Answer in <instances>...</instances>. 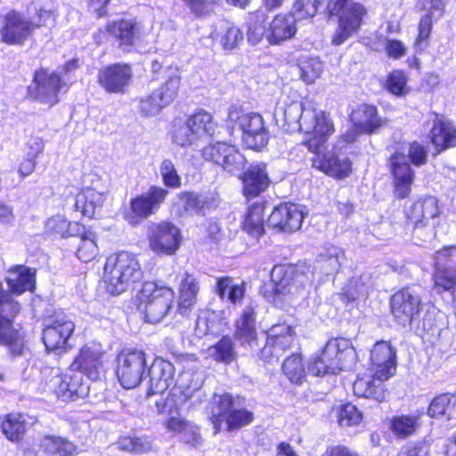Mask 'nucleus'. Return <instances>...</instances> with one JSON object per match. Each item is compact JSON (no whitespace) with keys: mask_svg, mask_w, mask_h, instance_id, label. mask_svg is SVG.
I'll return each instance as SVG.
<instances>
[{"mask_svg":"<svg viewBox=\"0 0 456 456\" xmlns=\"http://www.w3.org/2000/svg\"><path fill=\"white\" fill-rule=\"evenodd\" d=\"M191 12L197 18H207L220 7L221 0H183Z\"/></svg>","mask_w":456,"mask_h":456,"instance_id":"13d9d810","label":"nucleus"},{"mask_svg":"<svg viewBox=\"0 0 456 456\" xmlns=\"http://www.w3.org/2000/svg\"><path fill=\"white\" fill-rule=\"evenodd\" d=\"M211 314L205 312L200 314L195 322V335L202 338L214 332L215 322L211 319Z\"/></svg>","mask_w":456,"mask_h":456,"instance_id":"774afa93","label":"nucleus"},{"mask_svg":"<svg viewBox=\"0 0 456 456\" xmlns=\"http://www.w3.org/2000/svg\"><path fill=\"white\" fill-rule=\"evenodd\" d=\"M150 248L158 256H174L182 242L180 229L170 222L152 224L149 228Z\"/></svg>","mask_w":456,"mask_h":456,"instance_id":"2eb2a0df","label":"nucleus"},{"mask_svg":"<svg viewBox=\"0 0 456 456\" xmlns=\"http://www.w3.org/2000/svg\"><path fill=\"white\" fill-rule=\"evenodd\" d=\"M225 124L231 134L236 128L241 132L242 142L248 149L261 151L268 143L269 132L258 113L246 112L241 106L232 105Z\"/></svg>","mask_w":456,"mask_h":456,"instance_id":"423d86ee","label":"nucleus"},{"mask_svg":"<svg viewBox=\"0 0 456 456\" xmlns=\"http://www.w3.org/2000/svg\"><path fill=\"white\" fill-rule=\"evenodd\" d=\"M86 232V227L77 222L59 221V234L61 239L70 240L72 246L77 244Z\"/></svg>","mask_w":456,"mask_h":456,"instance_id":"e2e57ef3","label":"nucleus"},{"mask_svg":"<svg viewBox=\"0 0 456 456\" xmlns=\"http://www.w3.org/2000/svg\"><path fill=\"white\" fill-rule=\"evenodd\" d=\"M296 32V17L291 14H279L270 23L266 37L270 44L279 45L292 38Z\"/></svg>","mask_w":456,"mask_h":456,"instance_id":"2f4dec72","label":"nucleus"},{"mask_svg":"<svg viewBox=\"0 0 456 456\" xmlns=\"http://www.w3.org/2000/svg\"><path fill=\"white\" fill-rule=\"evenodd\" d=\"M390 311L395 322L403 328H410L418 335L429 332L436 326L440 314L435 305H427L423 314L420 289L404 287L395 292L389 300Z\"/></svg>","mask_w":456,"mask_h":456,"instance_id":"7ed1b4c3","label":"nucleus"},{"mask_svg":"<svg viewBox=\"0 0 456 456\" xmlns=\"http://www.w3.org/2000/svg\"><path fill=\"white\" fill-rule=\"evenodd\" d=\"M267 16L265 10H257L256 12L250 13L248 18V41L252 45H257L266 34Z\"/></svg>","mask_w":456,"mask_h":456,"instance_id":"a18cd8bd","label":"nucleus"},{"mask_svg":"<svg viewBox=\"0 0 456 456\" xmlns=\"http://www.w3.org/2000/svg\"><path fill=\"white\" fill-rule=\"evenodd\" d=\"M106 31L118 41L120 48L129 51L134 43L137 24L132 20H121L107 24Z\"/></svg>","mask_w":456,"mask_h":456,"instance_id":"e433bc0d","label":"nucleus"},{"mask_svg":"<svg viewBox=\"0 0 456 456\" xmlns=\"http://www.w3.org/2000/svg\"><path fill=\"white\" fill-rule=\"evenodd\" d=\"M142 277V272L135 256L121 251L110 256L104 266V281L110 294L119 295Z\"/></svg>","mask_w":456,"mask_h":456,"instance_id":"0eeeda50","label":"nucleus"},{"mask_svg":"<svg viewBox=\"0 0 456 456\" xmlns=\"http://www.w3.org/2000/svg\"><path fill=\"white\" fill-rule=\"evenodd\" d=\"M321 5L320 0H297L294 4V17L296 20L314 17Z\"/></svg>","mask_w":456,"mask_h":456,"instance_id":"69168bd1","label":"nucleus"},{"mask_svg":"<svg viewBox=\"0 0 456 456\" xmlns=\"http://www.w3.org/2000/svg\"><path fill=\"white\" fill-rule=\"evenodd\" d=\"M372 286L373 281L369 273L355 275L346 284L343 296L347 302H353L360 297H366Z\"/></svg>","mask_w":456,"mask_h":456,"instance_id":"a19ab883","label":"nucleus"},{"mask_svg":"<svg viewBox=\"0 0 456 456\" xmlns=\"http://www.w3.org/2000/svg\"><path fill=\"white\" fill-rule=\"evenodd\" d=\"M202 157L207 161L220 166L224 172L231 175L240 174L247 163L244 155L235 146L223 142L204 147Z\"/></svg>","mask_w":456,"mask_h":456,"instance_id":"dca6fc26","label":"nucleus"},{"mask_svg":"<svg viewBox=\"0 0 456 456\" xmlns=\"http://www.w3.org/2000/svg\"><path fill=\"white\" fill-rule=\"evenodd\" d=\"M428 123L432 125L430 139L438 152L456 145V128L444 117L431 112Z\"/></svg>","mask_w":456,"mask_h":456,"instance_id":"c85d7f7f","label":"nucleus"},{"mask_svg":"<svg viewBox=\"0 0 456 456\" xmlns=\"http://www.w3.org/2000/svg\"><path fill=\"white\" fill-rule=\"evenodd\" d=\"M57 93V75L55 71L48 72L40 69L36 72L33 84L28 86V94L31 98L44 103L53 105Z\"/></svg>","mask_w":456,"mask_h":456,"instance_id":"bb28decb","label":"nucleus"},{"mask_svg":"<svg viewBox=\"0 0 456 456\" xmlns=\"http://www.w3.org/2000/svg\"><path fill=\"white\" fill-rule=\"evenodd\" d=\"M200 283L196 277L185 273L179 286L177 310L181 315H187L197 303Z\"/></svg>","mask_w":456,"mask_h":456,"instance_id":"473e14b6","label":"nucleus"},{"mask_svg":"<svg viewBox=\"0 0 456 456\" xmlns=\"http://www.w3.org/2000/svg\"><path fill=\"white\" fill-rule=\"evenodd\" d=\"M284 273V266H274L271 274L272 284L271 292L273 295H266L268 300H273L274 304H278L281 301L290 302L292 297L297 296L304 298L305 292L303 288H298L295 281H289V278L284 274L281 278V275Z\"/></svg>","mask_w":456,"mask_h":456,"instance_id":"a878e982","label":"nucleus"},{"mask_svg":"<svg viewBox=\"0 0 456 456\" xmlns=\"http://www.w3.org/2000/svg\"><path fill=\"white\" fill-rule=\"evenodd\" d=\"M330 362L328 368L337 371L350 370L356 360V352L352 342L345 338H330L322 351Z\"/></svg>","mask_w":456,"mask_h":456,"instance_id":"a211bd4d","label":"nucleus"},{"mask_svg":"<svg viewBox=\"0 0 456 456\" xmlns=\"http://www.w3.org/2000/svg\"><path fill=\"white\" fill-rule=\"evenodd\" d=\"M174 290L154 281H145L138 293V309L149 323H159L172 309Z\"/></svg>","mask_w":456,"mask_h":456,"instance_id":"6e6552de","label":"nucleus"},{"mask_svg":"<svg viewBox=\"0 0 456 456\" xmlns=\"http://www.w3.org/2000/svg\"><path fill=\"white\" fill-rule=\"evenodd\" d=\"M300 77L306 84L314 83L323 71V63L318 58L310 55L301 56L298 60Z\"/></svg>","mask_w":456,"mask_h":456,"instance_id":"09e8293b","label":"nucleus"},{"mask_svg":"<svg viewBox=\"0 0 456 456\" xmlns=\"http://www.w3.org/2000/svg\"><path fill=\"white\" fill-rule=\"evenodd\" d=\"M168 195L161 186L151 185L147 191L132 198L129 208L124 212V218L132 225L138 224L157 213Z\"/></svg>","mask_w":456,"mask_h":456,"instance_id":"ddd939ff","label":"nucleus"},{"mask_svg":"<svg viewBox=\"0 0 456 456\" xmlns=\"http://www.w3.org/2000/svg\"><path fill=\"white\" fill-rule=\"evenodd\" d=\"M216 292L222 300H227L232 304L240 302L245 295L244 284H234L230 277L217 279Z\"/></svg>","mask_w":456,"mask_h":456,"instance_id":"c03bdc74","label":"nucleus"},{"mask_svg":"<svg viewBox=\"0 0 456 456\" xmlns=\"http://www.w3.org/2000/svg\"><path fill=\"white\" fill-rule=\"evenodd\" d=\"M274 116L288 126L290 131L300 130L311 134L306 144L311 151H317L334 133V125L329 113L305 106L301 101L279 102Z\"/></svg>","mask_w":456,"mask_h":456,"instance_id":"f257e3e1","label":"nucleus"},{"mask_svg":"<svg viewBox=\"0 0 456 456\" xmlns=\"http://www.w3.org/2000/svg\"><path fill=\"white\" fill-rule=\"evenodd\" d=\"M6 282L12 294L20 295L27 290H33L36 283V270L15 265L8 270Z\"/></svg>","mask_w":456,"mask_h":456,"instance_id":"7c9ffc66","label":"nucleus"},{"mask_svg":"<svg viewBox=\"0 0 456 456\" xmlns=\"http://www.w3.org/2000/svg\"><path fill=\"white\" fill-rule=\"evenodd\" d=\"M362 412L352 403H346L338 411V422L341 427H352L361 423Z\"/></svg>","mask_w":456,"mask_h":456,"instance_id":"680f3d73","label":"nucleus"},{"mask_svg":"<svg viewBox=\"0 0 456 456\" xmlns=\"http://www.w3.org/2000/svg\"><path fill=\"white\" fill-rule=\"evenodd\" d=\"M283 373L296 384H300L305 377V370L299 354H292L285 359L282 364Z\"/></svg>","mask_w":456,"mask_h":456,"instance_id":"6e6d98bb","label":"nucleus"},{"mask_svg":"<svg viewBox=\"0 0 456 456\" xmlns=\"http://www.w3.org/2000/svg\"><path fill=\"white\" fill-rule=\"evenodd\" d=\"M208 355L217 362L231 364L237 361L236 344L228 335L223 336L216 344L208 347Z\"/></svg>","mask_w":456,"mask_h":456,"instance_id":"ea45409f","label":"nucleus"},{"mask_svg":"<svg viewBox=\"0 0 456 456\" xmlns=\"http://www.w3.org/2000/svg\"><path fill=\"white\" fill-rule=\"evenodd\" d=\"M370 362L372 374L362 377L358 375L353 385V390L358 397L380 403L388 395L383 381L393 376L396 370V349L390 342H377L370 351Z\"/></svg>","mask_w":456,"mask_h":456,"instance_id":"f03ea898","label":"nucleus"},{"mask_svg":"<svg viewBox=\"0 0 456 456\" xmlns=\"http://www.w3.org/2000/svg\"><path fill=\"white\" fill-rule=\"evenodd\" d=\"M9 317L5 313H0V346H6L13 355H20L24 348L23 338L12 327Z\"/></svg>","mask_w":456,"mask_h":456,"instance_id":"72a5a7b5","label":"nucleus"},{"mask_svg":"<svg viewBox=\"0 0 456 456\" xmlns=\"http://www.w3.org/2000/svg\"><path fill=\"white\" fill-rule=\"evenodd\" d=\"M175 376L174 365L162 358H156L148 369L147 395L164 393L173 383Z\"/></svg>","mask_w":456,"mask_h":456,"instance_id":"5701e85b","label":"nucleus"},{"mask_svg":"<svg viewBox=\"0 0 456 456\" xmlns=\"http://www.w3.org/2000/svg\"><path fill=\"white\" fill-rule=\"evenodd\" d=\"M165 426L168 431L179 434L183 443L194 447L201 444L200 428L193 423L181 418L171 417L166 421Z\"/></svg>","mask_w":456,"mask_h":456,"instance_id":"4c0bfd02","label":"nucleus"},{"mask_svg":"<svg viewBox=\"0 0 456 456\" xmlns=\"http://www.w3.org/2000/svg\"><path fill=\"white\" fill-rule=\"evenodd\" d=\"M220 44L224 50H232L236 48L243 40L241 30L228 20L223 22L222 32L218 33Z\"/></svg>","mask_w":456,"mask_h":456,"instance_id":"5fc2aeb1","label":"nucleus"},{"mask_svg":"<svg viewBox=\"0 0 456 456\" xmlns=\"http://www.w3.org/2000/svg\"><path fill=\"white\" fill-rule=\"evenodd\" d=\"M266 167L265 163L259 162L250 165L240 174L243 193L248 199L258 196L268 188L271 181Z\"/></svg>","mask_w":456,"mask_h":456,"instance_id":"c756f323","label":"nucleus"},{"mask_svg":"<svg viewBox=\"0 0 456 456\" xmlns=\"http://www.w3.org/2000/svg\"><path fill=\"white\" fill-rule=\"evenodd\" d=\"M405 216L408 224H413L414 232L426 225L429 219L439 214L438 201L434 196H426L405 206Z\"/></svg>","mask_w":456,"mask_h":456,"instance_id":"b1692460","label":"nucleus"},{"mask_svg":"<svg viewBox=\"0 0 456 456\" xmlns=\"http://www.w3.org/2000/svg\"><path fill=\"white\" fill-rule=\"evenodd\" d=\"M73 248L77 258L85 263L93 260L98 254V247L96 244V236L91 232L87 231L77 244H74ZM73 251V249H71Z\"/></svg>","mask_w":456,"mask_h":456,"instance_id":"8fccbe9b","label":"nucleus"},{"mask_svg":"<svg viewBox=\"0 0 456 456\" xmlns=\"http://www.w3.org/2000/svg\"><path fill=\"white\" fill-rule=\"evenodd\" d=\"M345 259V251L342 248L329 244L321 249L316 264L323 273L330 275L339 270Z\"/></svg>","mask_w":456,"mask_h":456,"instance_id":"c9c22d12","label":"nucleus"},{"mask_svg":"<svg viewBox=\"0 0 456 456\" xmlns=\"http://www.w3.org/2000/svg\"><path fill=\"white\" fill-rule=\"evenodd\" d=\"M186 122L195 132H199V135L204 142H206L208 138L215 136L216 124L213 121V118L208 112L200 110L190 116L186 119Z\"/></svg>","mask_w":456,"mask_h":456,"instance_id":"79ce46f5","label":"nucleus"},{"mask_svg":"<svg viewBox=\"0 0 456 456\" xmlns=\"http://www.w3.org/2000/svg\"><path fill=\"white\" fill-rule=\"evenodd\" d=\"M419 415H398L390 420V429L399 438L411 436L419 426Z\"/></svg>","mask_w":456,"mask_h":456,"instance_id":"3c124183","label":"nucleus"},{"mask_svg":"<svg viewBox=\"0 0 456 456\" xmlns=\"http://www.w3.org/2000/svg\"><path fill=\"white\" fill-rule=\"evenodd\" d=\"M173 142L182 148H191L196 150L203 140L200 137L199 132H195L193 128L185 121L184 124L176 126L173 132Z\"/></svg>","mask_w":456,"mask_h":456,"instance_id":"de8ad7c7","label":"nucleus"},{"mask_svg":"<svg viewBox=\"0 0 456 456\" xmlns=\"http://www.w3.org/2000/svg\"><path fill=\"white\" fill-rule=\"evenodd\" d=\"M434 289L437 294L456 298V246L444 247L434 256Z\"/></svg>","mask_w":456,"mask_h":456,"instance_id":"9b49d317","label":"nucleus"},{"mask_svg":"<svg viewBox=\"0 0 456 456\" xmlns=\"http://www.w3.org/2000/svg\"><path fill=\"white\" fill-rule=\"evenodd\" d=\"M33 24L20 12L12 11L4 16V24L0 35L3 42L9 45H20L28 37Z\"/></svg>","mask_w":456,"mask_h":456,"instance_id":"393cba45","label":"nucleus"},{"mask_svg":"<svg viewBox=\"0 0 456 456\" xmlns=\"http://www.w3.org/2000/svg\"><path fill=\"white\" fill-rule=\"evenodd\" d=\"M181 77L177 72H172L158 89L140 99L139 109L142 115L152 117L170 105L177 96Z\"/></svg>","mask_w":456,"mask_h":456,"instance_id":"4468645a","label":"nucleus"},{"mask_svg":"<svg viewBox=\"0 0 456 456\" xmlns=\"http://www.w3.org/2000/svg\"><path fill=\"white\" fill-rule=\"evenodd\" d=\"M2 430L10 441L18 442L21 440L26 432L23 417L19 413L6 415L2 423Z\"/></svg>","mask_w":456,"mask_h":456,"instance_id":"603ef678","label":"nucleus"},{"mask_svg":"<svg viewBox=\"0 0 456 456\" xmlns=\"http://www.w3.org/2000/svg\"><path fill=\"white\" fill-rule=\"evenodd\" d=\"M330 362L321 354H317L311 358L307 367V373L315 377H324L327 375H335L338 373L337 370L328 368Z\"/></svg>","mask_w":456,"mask_h":456,"instance_id":"0e129e2a","label":"nucleus"},{"mask_svg":"<svg viewBox=\"0 0 456 456\" xmlns=\"http://www.w3.org/2000/svg\"><path fill=\"white\" fill-rule=\"evenodd\" d=\"M75 324L66 316L61 317L59 314V354L72 349L76 344L74 336Z\"/></svg>","mask_w":456,"mask_h":456,"instance_id":"864d4df0","label":"nucleus"},{"mask_svg":"<svg viewBox=\"0 0 456 456\" xmlns=\"http://www.w3.org/2000/svg\"><path fill=\"white\" fill-rule=\"evenodd\" d=\"M446 0H419V6L428 12L419 23V34L414 42L416 53L425 51L429 44V36L432 30V19H440L444 12Z\"/></svg>","mask_w":456,"mask_h":456,"instance_id":"412c9836","label":"nucleus"},{"mask_svg":"<svg viewBox=\"0 0 456 456\" xmlns=\"http://www.w3.org/2000/svg\"><path fill=\"white\" fill-rule=\"evenodd\" d=\"M76 191L77 188L72 186L69 192L70 196L66 198L63 208L88 218H93L101 211L105 200L102 193L92 188H86L77 194Z\"/></svg>","mask_w":456,"mask_h":456,"instance_id":"f3484780","label":"nucleus"},{"mask_svg":"<svg viewBox=\"0 0 456 456\" xmlns=\"http://www.w3.org/2000/svg\"><path fill=\"white\" fill-rule=\"evenodd\" d=\"M118 450L131 452L143 453L151 449V443L142 437L122 436L114 444Z\"/></svg>","mask_w":456,"mask_h":456,"instance_id":"bf43d9fd","label":"nucleus"},{"mask_svg":"<svg viewBox=\"0 0 456 456\" xmlns=\"http://www.w3.org/2000/svg\"><path fill=\"white\" fill-rule=\"evenodd\" d=\"M99 357L90 349H82L78 357L72 363V367L80 370V372H75L73 375L65 374L59 382V400L68 402L79 397V392L82 391V372H88L92 379L97 378V365Z\"/></svg>","mask_w":456,"mask_h":456,"instance_id":"9d476101","label":"nucleus"},{"mask_svg":"<svg viewBox=\"0 0 456 456\" xmlns=\"http://www.w3.org/2000/svg\"><path fill=\"white\" fill-rule=\"evenodd\" d=\"M294 330L285 323L273 325L266 333L265 346L260 351V357L265 362L279 358L288 350L294 340Z\"/></svg>","mask_w":456,"mask_h":456,"instance_id":"6ab92c4d","label":"nucleus"},{"mask_svg":"<svg viewBox=\"0 0 456 456\" xmlns=\"http://www.w3.org/2000/svg\"><path fill=\"white\" fill-rule=\"evenodd\" d=\"M407 82L408 77L405 73L395 69L387 75L385 87L391 94L402 97L408 93Z\"/></svg>","mask_w":456,"mask_h":456,"instance_id":"4d7b16f0","label":"nucleus"},{"mask_svg":"<svg viewBox=\"0 0 456 456\" xmlns=\"http://www.w3.org/2000/svg\"><path fill=\"white\" fill-rule=\"evenodd\" d=\"M326 9L330 15L338 17V25L331 38L334 45L344 44L357 33L366 14L364 6L352 0H329Z\"/></svg>","mask_w":456,"mask_h":456,"instance_id":"1a4fd4ad","label":"nucleus"},{"mask_svg":"<svg viewBox=\"0 0 456 456\" xmlns=\"http://www.w3.org/2000/svg\"><path fill=\"white\" fill-rule=\"evenodd\" d=\"M243 230L256 240L264 233L263 208L260 205L254 204L248 207L243 222Z\"/></svg>","mask_w":456,"mask_h":456,"instance_id":"49530a36","label":"nucleus"},{"mask_svg":"<svg viewBox=\"0 0 456 456\" xmlns=\"http://www.w3.org/2000/svg\"><path fill=\"white\" fill-rule=\"evenodd\" d=\"M116 362V375L124 388H134L145 380L146 354L142 350L125 348L118 354Z\"/></svg>","mask_w":456,"mask_h":456,"instance_id":"f8f14e48","label":"nucleus"},{"mask_svg":"<svg viewBox=\"0 0 456 456\" xmlns=\"http://www.w3.org/2000/svg\"><path fill=\"white\" fill-rule=\"evenodd\" d=\"M456 408V395L443 394L435 397L428 409V414L431 418L440 419L445 417L451 419Z\"/></svg>","mask_w":456,"mask_h":456,"instance_id":"37998d69","label":"nucleus"},{"mask_svg":"<svg viewBox=\"0 0 456 456\" xmlns=\"http://www.w3.org/2000/svg\"><path fill=\"white\" fill-rule=\"evenodd\" d=\"M207 410L215 433L221 430L224 421L227 430L233 431L249 425L254 419L253 412L244 408L242 399L228 393L215 394Z\"/></svg>","mask_w":456,"mask_h":456,"instance_id":"39448f33","label":"nucleus"},{"mask_svg":"<svg viewBox=\"0 0 456 456\" xmlns=\"http://www.w3.org/2000/svg\"><path fill=\"white\" fill-rule=\"evenodd\" d=\"M159 172L162 183L167 188L178 189L182 185V178L178 175L177 169L174 162L169 159L162 160Z\"/></svg>","mask_w":456,"mask_h":456,"instance_id":"052dcab7","label":"nucleus"},{"mask_svg":"<svg viewBox=\"0 0 456 456\" xmlns=\"http://www.w3.org/2000/svg\"><path fill=\"white\" fill-rule=\"evenodd\" d=\"M235 338L241 346L251 345L256 338V312L252 305H247L235 324Z\"/></svg>","mask_w":456,"mask_h":456,"instance_id":"58836bf2","label":"nucleus"},{"mask_svg":"<svg viewBox=\"0 0 456 456\" xmlns=\"http://www.w3.org/2000/svg\"><path fill=\"white\" fill-rule=\"evenodd\" d=\"M325 143L322 144L317 151H313L315 153V156L312 159L313 167L338 179L348 176L351 172L350 160L346 158L340 159L333 152L322 153L321 149Z\"/></svg>","mask_w":456,"mask_h":456,"instance_id":"cd10ccee","label":"nucleus"},{"mask_svg":"<svg viewBox=\"0 0 456 456\" xmlns=\"http://www.w3.org/2000/svg\"><path fill=\"white\" fill-rule=\"evenodd\" d=\"M428 158L427 148L418 142L402 143L390 156L388 165L396 198L405 199L411 192L415 173L408 160L415 167H421L427 163Z\"/></svg>","mask_w":456,"mask_h":456,"instance_id":"20e7f679","label":"nucleus"},{"mask_svg":"<svg viewBox=\"0 0 456 456\" xmlns=\"http://www.w3.org/2000/svg\"><path fill=\"white\" fill-rule=\"evenodd\" d=\"M352 120L359 132L368 134H373L381 126L377 108L369 104L360 105L353 112Z\"/></svg>","mask_w":456,"mask_h":456,"instance_id":"f704fd0d","label":"nucleus"},{"mask_svg":"<svg viewBox=\"0 0 456 456\" xmlns=\"http://www.w3.org/2000/svg\"><path fill=\"white\" fill-rule=\"evenodd\" d=\"M132 77L131 66L118 62L102 68L97 75V82L109 94H124Z\"/></svg>","mask_w":456,"mask_h":456,"instance_id":"aec40b11","label":"nucleus"},{"mask_svg":"<svg viewBox=\"0 0 456 456\" xmlns=\"http://www.w3.org/2000/svg\"><path fill=\"white\" fill-rule=\"evenodd\" d=\"M303 220L304 214L298 205L283 203L274 208L267 224L284 232H294L301 227Z\"/></svg>","mask_w":456,"mask_h":456,"instance_id":"4be33fe9","label":"nucleus"},{"mask_svg":"<svg viewBox=\"0 0 456 456\" xmlns=\"http://www.w3.org/2000/svg\"><path fill=\"white\" fill-rule=\"evenodd\" d=\"M177 203L184 208L185 211H191L199 215L200 198L194 192L182 191L177 194Z\"/></svg>","mask_w":456,"mask_h":456,"instance_id":"338daca9","label":"nucleus"}]
</instances>
